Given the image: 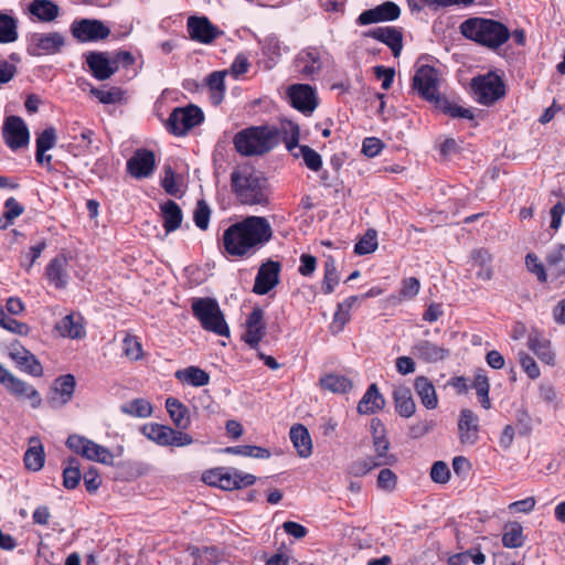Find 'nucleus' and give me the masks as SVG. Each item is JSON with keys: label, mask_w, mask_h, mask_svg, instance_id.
Masks as SVG:
<instances>
[{"label": "nucleus", "mask_w": 565, "mask_h": 565, "mask_svg": "<svg viewBox=\"0 0 565 565\" xmlns=\"http://www.w3.org/2000/svg\"><path fill=\"white\" fill-rule=\"evenodd\" d=\"M460 33L490 50H497L510 39L509 29L500 21L480 17L469 18L459 25Z\"/></svg>", "instance_id": "nucleus-1"}, {"label": "nucleus", "mask_w": 565, "mask_h": 565, "mask_svg": "<svg viewBox=\"0 0 565 565\" xmlns=\"http://www.w3.org/2000/svg\"><path fill=\"white\" fill-rule=\"evenodd\" d=\"M231 183L241 203L246 205L267 203L265 180L252 167L242 166L234 169Z\"/></svg>", "instance_id": "nucleus-2"}, {"label": "nucleus", "mask_w": 565, "mask_h": 565, "mask_svg": "<svg viewBox=\"0 0 565 565\" xmlns=\"http://www.w3.org/2000/svg\"><path fill=\"white\" fill-rule=\"evenodd\" d=\"M279 130L270 127H250L234 137L235 149L244 156L264 154L279 142Z\"/></svg>", "instance_id": "nucleus-3"}, {"label": "nucleus", "mask_w": 565, "mask_h": 565, "mask_svg": "<svg viewBox=\"0 0 565 565\" xmlns=\"http://www.w3.org/2000/svg\"><path fill=\"white\" fill-rule=\"evenodd\" d=\"M191 310L205 331L221 337H230L228 324L216 299L211 297L193 298Z\"/></svg>", "instance_id": "nucleus-4"}, {"label": "nucleus", "mask_w": 565, "mask_h": 565, "mask_svg": "<svg viewBox=\"0 0 565 565\" xmlns=\"http://www.w3.org/2000/svg\"><path fill=\"white\" fill-rule=\"evenodd\" d=\"M284 137L282 140L288 151L292 153L295 158H302L307 168L312 171H319L322 167L321 156L310 148L309 146H299L300 130L297 125L287 122L282 125Z\"/></svg>", "instance_id": "nucleus-5"}, {"label": "nucleus", "mask_w": 565, "mask_h": 565, "mask_svg": "<svg viewBox=\"0 0 565 565\" xmlns=\"http://www.w3.org/2000/svg\"><path fill=\"white\" fill-rule=\"evenodd\" d=\"M471 88L475 99L481 105H492L505 94L501 77L492 72L472 79Z\"/></svg>", "instance_id": "nucleus-6"}, {"label": "nucleus", "mask_w": 565, "mask_h": 565, "mask_svg": "<svg viewBox=\"0 0 565 565\" xmlns=\"http://www.w3.org/2000/svg\"><path fill=\"white\" fill-rule=\"evenodd\" d=\"M66 446L76 455H79L88 460L97 461L104 465L114 463V455L109 449L84 436L76 434L68 436Z\"/></svg>", "instance_id": "nucleus-7"}, {"label": "nucleus", "mask_w": 565, "mask_h": 565, "mask_svg": "<svg viewBox=\"0 0 565 565\" xmlns=\"http://www.w3.org/2000/svg\"><path fill=\"white\" fill-rule=\"evenodd\" d=\"M323 51L317 46H307L298 52L292 61L295 73L302 79H315L323 67Z\"/></svg>", "instance_id": "nucleus-8"}, {"label": "nucleus", "mask_w": 565, "mask_h": 565, "mask_svg": "<svg viewBox=\"0 0 565 565\" xmlns=\"http://www.w3.org/2000/svg\"><path fill=\"white\" fill-rule=\"evenodd\" d=\"M203 120L204 114L201 108L195 105H188L172 110L168 118V127L175 136H184Z\"/></svg>", "instance_id": "nucleus-9"}, {"label": "nucleus", "mask_w": 565, "mask_h": 565, "mask_svg": "<svg viewBox=\"0 0 565 565\" xmlns=\"http://www.w3.org/2000/svg\"><path fill=\"white\" fill-rule=\"evenodd\" d=\"M143 434L160 446L184 447L193 443L191 435L159 424L143 426Z\"/></svg>", "instance_id": "nucleus-10"}, {"label": "nucleus", "mask_w": 565, "mask_h": 565, "mask_svg": "<svg viewBox=\"0 0 565 565\" xmlns=\"http://www.w3.org/2000/svg\"><path fill=\"white\" fill-rule=\"evenodd\" d=\"M239 224L255 252L273 238V227L264 216H247L239 221Z\"/></svg>", "instance_id": "nucleus-11"}, {"label": "nucleus", "mask_w": 565, "mask_h": 565, "mask_svg": "<svg viewBox=\"0 0 565 565\" xmlns=\"http://www.w3.org/2000/svg\"><path fill=\"white\" fill-rule=\"evenodd\" d=\"M222 244L225 253L231 256L244 257L255 253L239 222L232 224L224 231Z\"/></svg>", "instance_id": "nucleus-12"}, {"label": "nucleus", "mask_w": 565, "mask_h": 565, "mask_svg": "<svg viewBox=\"0 0 565 565\" xmlns=\"http://www.w3.org/2000/svg\"><path fill=\"white\" fill-rule=\"evenodd\" d=\"M413 87L428 102L435 103L440 97L438 92V72L429 65L417 68L413 77Z\"/></svg>", "instance_id": "nucleus-13"}, {"label": "nucleus", "mask_w": 565, "mask_h": 565, "mask_svg": "<svg viewBox=\"0 0 565 565\" xmlns=\"http://www.w3.org/2000/svg\"><path fill=\"white\" fill-rule=\"evenodd\" d=\"M71 32L79 42H96L107 39L110 29L99 20L82 19L72 23Z\"/></svg>", "instance_id": "nucleus-14"}, {"label": "nucleus", "mask_w": 565, "mask_h": 565, "mask_svg": "<svg viewBox=\"0 0 565 565\" xmlns=\"http://www.w3.org/2000/svg\"><path fill=\"white\" fill-rule=\"evenodd\" d=\"M2 137L10 149L18 150L28 146L30 132L21 117L9 116L2 127Z\"/></svg>", "instance_id": "nucleus-15"}, {"label": "nucleus", "mask_w": 565, "mask_h": 565, "mask_svg": "<svg viewBox=\"0 0 565 565\" xmlns=\"http://www.w3.org/2000/svg\"><path fill=\"white\" fill-rule=\"evenodd\" d=\"M186 30L191 40L210 44L223 34L206 17L192 15L186 21Z\"/></svg>", "instance_id": "nucleus-16"}, {"label": "nucleus", "mask_w": 565, "mask_h": 565, "mask_svg": "<svg viewBox=\"0 0 565 565\" xmlns=\"http://www.w3.org/2000/svg\"><path fill=\"white\" fill-rule=\"evenodd\" d=\"M65 44L60 32L34 33L30 38L28 51L31 55L56 54Z\"/></svg>", "instance_id": "nucleus-17"}, {"label": "nucleus", "mask_w": 565, "mask_h": 565, "mask_svg": "<svg viewBox=\"0 0 565 565\" xmlns=\"http://www.w3.org/2000/svg\"><path fill=\"white\" fill-rule=\"evenodd\" d=\"M287 95L292 107L303 114H311L318 106L316 90L309 84H294L288 87Z\"/></svg>", "instance_id": "nucleus-18"}, {"label": "nucleus", "mask_w": 565, "mask_h": 565, "mask_svg": "<svg viewBox=\"0 0 565 565\" xmlns=\"http://www.w3.org/2000/svg\"><path fill=\"white\" fill-rule=\"evenodd\" d=\"M411 353L417 360L430 364L443 362L450 356V350L448 348L425 339L417 340L413 344Z\"/></svg>", "instance_id": "nucleus-19"}, {"label": "nucleus", "mask_w": 565, "mask_h": 565, "mask_svg": "<svg viewBox=\"0 0 565 565\" xmlns=\"http://www.w3.org/2000/svg\"><path fill=\"white\" fill-rule=\"evenodd\" d=\"M281 265L278 262L267 260L256 275L253 291L257 295L268 294L279 281Z\"/></svg>", "instance_id": "nucleus-20"}, {"label": "nucleus", "mask_w": 565, "mask_h": 565, "mask_svg": "<svg viewBox=\"0 0 565 565\" xmlns=\"http://www.w3.org/2000/svg\"><path fill=\"white\" fill-rule=\"evenodd\" d=\"M401 15L399 7L392 1L383 2L372 9L363 11L359 18L360 25H367L372 23L394 21Z\"/></svg>", "instance_id": "nucleus-21"}, {"label": "nucleus", "mask_w": 565, "mask_h": 565, "mask_svg": "<svg viewBox=\"0 0 565 565\" xmlns=\"http://www.w3.org/2000/svg\"><path fill=\"white\" fill-rule=\"evenodd\" d=\"M86 63L92 75L98 81L110 78L118 70L117 61L108 58L104 52L87 53Z\"/></svg>", "instance_id": "nucleus-22"}, {"label": "nucleus", "mask_w": 565, "mask_h": 565, "mask_svg": "<svg viewBox=\"0 0 565 565\" xmlns=\"http://www.w3.org/2000/svg\"><path fill=\"white\" fill-rule=\"evenodd\" d=\"M246 331L243 340L253 349L257 348L266 334L264 322V311L260 308H254L245 322Z\"/></svg>", "instance_id": "nucleus-23"}, {"label": "nucleus", "mask_w": 565, "mask_h": 565, "mask_svg": "<svg viewBox=\"0 0 565 565\" xmlns=\"http://www.w3.org/2000/svg\"><path fill=\"white\" fill-rule=\"evenodd\" d=\"M459 440L462 445L473 446L479 439V418L471 409H462L458 422Z\"/></svg>", "instance_id": "nucleus-24"}, {"label": "nucleus", "mask_w": 565, "mask_h": 565, "mask_svg": "<svg viewBox=\"0 0 565 565\" xmlns=\"http://www.w3.org/2000/svg\"><path fill=\"white\" fill-rule=\"evenodd\" d=\"M9 356L15 364L33 376H42L43 367L36 356L22 345L12 344L9 351Z\"/></svg>", "instance_id": "nucleus-25"}, {"label": "nucleus", "mask_w": 565, "mask_h": 565, "mask_svg": "<svg viewBox=\"0 0 565 565\" xmlns=\"http://www.w3.org/2000/svg\"><path fill=\"white\" fill-rule=\"evenodd\" d=\"M68 262L65 255L60 254L55 256L45 269V276L49 281L54 285L57 289H63L67 286L68 282V273H67Z\"/></svg>", "instance_id": "nucleus-26"}, {"label": "nucleus", "mask_w": 565, "mask_h": 565, "mask_svg": "<svg viewBox=\"0 0 565 565\" xmlns=\"http://www.w3.org/2000/svg\"><path fill=\"white\" fill-rule=\"evenodd\" d=\"M369 35L386 44L395 57L399 56L403 49V34L395 26L375 28L369 32Z\"/></svg>", "instance_id": "nucleus-27"}, {"label": "nucleus", "mask_w": 565, "mask_h": 565, "mask_svg": "<svg viewBox=\"0 0 565 565\" xmlns=\"http://www.w3.org/2000/svg\"><path fill=\"white\" fill-rule=\"evenodd\" d=\"M529 349L547 365L555 364V353L551 348V341L544 338L539 331H532L527 337Z\"/></svg>", "instance_id": "nucleus-28"}, {"label": "nucleus", "mask_w": 565, "mask_h": 565, "mask_svg": "<svg viewBox=\"0 0 565 565\" xmlns=\"http://www.w3.org/2000/svg\"><path fill=\"white\" fill-rule=\"evenodd\" d=\"M492 257L484 248H476L470 254V269H476L478 279L488 281L493 277Z\"/></svg>", "instance_id": "nucleus-29"}, {"label": "nucleus", "mask_w": 565, "mask_h": 565, "mask_svg": "<svg viewBox=\"0 0 565 565\" xmlns=\"http://www.w3.org/2000/svg\"><path fill=\"white\" fill-rule=\"evenodd\" d=\"M76 381L72 374H65L57 377L53 383V394L50 403L53 406L64 405L71 401L74 394Z\"/></svg>", "instance_id": "nucleus-30"}, {"label": "nucleus", "mask_w": 565, "mask_h": 565, "mask_svg": "<svg viewBox=\"0 0 565 565\" xmlns=\"http://www.w3.org/2000/svg\"><path fill=\"white\" fill-rule=\"evenodd\" d=\"M384 406L385 399L380 393L377 385L371 384L360 399L356 411L361 415H370L380 412Z\"/></svg>", "instance_id": "nucleus-31"}, {"label": "nucleus", "mask_w": 565, "mask_h": 565, "mask_svg": "<svg viewBox=\"0 0 565 565\" xmlns=\"http://www.w3.org/2000/svg\"><path fill=\"white\" fill-rule=\"evenodd\" d=\"M221 489L234 490L255 483L256 477L237 469L223 468L221 476Z\"/></svg>", "instance_id": "nucleus-32"}, {"label": "nucleus", "mask_w": 565, "mask_h": 565, "mask_svg": "<svg viewBox=\"0 0 565 565\" xmlns=\"http://www.w3.org/2000/svg\"><path fill=\"white\" fill-rule=\"evenodd\" d=\"M56 331L64 338L82 339L86 334L83 318L79 315H66L55 326Z\"/></svg>", "instance_id": "nucleus-33"}, {"label": "nucleus", "mask_w": 565, "mask_h": 565, "mask_svg": "<svg viewBox=\"0 0 565 565\" xmlns=\"http://www.w3.org/2000/svg\"><path fill=\"white\" fill-rule=\"evenodd\" d=\"M24 466L30 471H40L45 462L44 447L39 437L29 438V447L23 457Z\"/></svg>", "instance_id": "nucleus-34"}, {"label": "nucleus", "mask_w": 565, "mask_h": 565, "mask_svg": "<svg viewBox=\"0 0 565 565\" xmlns=\"http://www.w3.org/2000/svg\"><path fill=\"white\" fill-rule=\"evenodd\" d=\"M4 387L18 398L30 399L33 407H39L41 404L39 392L26 382L15 377L14 375L9 379V382L4 385Z\"/></svg>", "instance_id": "nucleus-35"}, {"label": "nucleus", "mask_w": 565, "mask_h": 565, "mask_svg": "<svg viewBox=\"0 0 565 565\" xmlns=\"http://www.w3.org/2000/svg\"><path fill=\"white\" fill-rule=\"evenodd\" d=\"M28 11L41 22H51L58 17L60 8L52 0H32Z\"/></svg>", "instance_id": "nucleus-36"}, {"label": "nucleus", "mask_w": 565, "mask_h": 565, "mask_svg": "<svg viewBox=\"0 0 565 565\" xmlns=\"http://www.w3.org/2000/svg\"><path fill=\"white\" fill-rule=\"evenodd\" d=\"M414 388L422 404L428 409H435L438 405V397L431 381L426 376H417Z\"/></svg>", "instance_id": "nucleus-37"}, {"label": "nucleus", "mask_w": 565, "mask_h": 565, "mask_svg": "<svg viewBox=\"0 0 565 565\" xmlns=\"http://www.w3.org/2000/svg\"><path fill=\"white\" fill-rule=\"evenodd\" d=\"M290 439L300 457L308 458L312 454L311 437L303 425L297 424L291 427Z\"/></svg>", "instance_id": "nucleus-38"}, {"label": "nucleus", "mask_w": 565, "mask_h": 565, "mask_svg": "<svg viewBox=\"0 0 565 565\" xmlns=\"http://www.w3.org/2000/svg\"><path fill=\"white\" fill-rule=\"evenodd\" d=\"M166 408L177 428L181 431L189 428L191 424L189 411L180 401L173 397L167 398Z\"/></svg>", "instance_id": "nucleus-39"}, {"label": "nucleus", "mask_w": 565, "mask_h": 565, "mask_svg": "<svg viewBox=\"0 0 565 565\" xmlns=\"http://www.w3.org/2000/svg\"><path fill=\"white\" fill-rule=\"evenodd\" d=\"M395 409L402 417H411L416 411V405L408 387H396L393 392Z\"/></svg>", "instance_id": "nucleus-40"}, {"label": "nucleus", "mask_w": 565, "mask_h": 565, "mask_svg": "<svg viewBox=\"0 0 565 565\" xmlns=\"http://www.w3.org/2000/svg\"><path fill=\"white\" fill-rule=\"evenodd\" d=\"M160 207L166 232L171 233L178 230L183 218L180 206L174 201L169 200L161 204Z\"/></svg>", "instance_id": "nucleus-41"}, {"label": "nucleus", "mask_w": 565, "mask_h": 565, "mask_svg": "<svg viewBox=\"0 0 565 565\" xmlns=\"http://www.w3.org/2000/svg\"><path fill=\"white\" fill-rule=\"evenodd\" d=\"M56 142V132L53 127L44 129L36 138V154L38 163H50L52 156H45V151L52 149Z\"/></svg>", "instance_id": "nucleus-42"}, {"label": "nucleus", "mask_w": 565, "mask_h": 565, "mask_svg": "<svg viewBox=\"0 0 565 565\" xmlns=\"http://www.w3.org/2000/svg\"><path fill=\"white\" fill-rule=\"evenodd\" d=\"M225 71H215L206 77V85L210 92L211 103L215 106L220 105L225 96Z\"/></svg>", "instance_id": "nucleus-43"}, {"label": "nucleus", "mask_w": 565, "mask_h": 565, "mask_svg": "<svg viewBox=\"0 0 565 565\" xmlns=\"http://www.w3.org/2000/svg\"><path fill=\"white\" fill-rule=\"evenodd\" d=\"M175 379L182 383L200 387L210 383V375L198 366H188L175 372Z\"/></svg>", "instance_id": "nucleus-44"}, {"label": "nucleus", "mask_w": 565, "mask_h": 565, "mask_svg": "<svg viewBox=\"0 0 565 565\" xmlns=\"http://www.w3.org/2000/svg\"><path fill=\"white\" fill-rule=\"evenodd\" d=\"M547 271L555 277L565 275V245L558 244L546 256Z\"/></svg>", "instance_id": "nucleus-45"}, {"label": "nucleus", "mask_w": 565, "mask_h": 565, "mask_svg": "<svg viewBox=\"0 0 565 565\" xmlns=\"http://www.w3.org/2000/svg\"><path fill=\"white\" fill-rule=\"evenodd\" d=\"M323 390L332 393H347L352 388V382L344 375L330 373L320 379Z\"/></svg>", "instance_id": "nucleus-46"}, {"label": "nucleus", "mask_w": 565, "mask_h": 565, "mask_svg": "<svg viewBox=\"0 0 565 565\" xmlns=\"http://www.w3.org/2000/svg\"><path fill=\"white\" fill-rule=\"evenodd\" d=\"M437 108H439L443 113L449 115L452 118H466L473 119V113L469 108H463L455 103L449 102L444 97L437 98L434 103Z\"/></svg>", "instance_id": "nucleus-47"}, {"label": "nucleus", "mask_w": 565, "mask_h": 565, "mask_svg": "<svg viewBox=\"0 0 565 565\" xmlns=\"http://www.w3.org/2000/svg\"><path fill=\"white\" fill-rule=\"evenodd\" d=\"M524 543L523 527L514 522L504 527L502 544L508 548L521 547Z\"/></svg>", "instance_id": "nucleus-48"}, {"label": "nucleus", "mask_w": 565, "mask_h": 565, "mask_svg": "<svg viewBox=\"0 0 565 565\" xmlns=\"http://www.w3.org/2000/svg\"><path fill=\"white\" fill-rule=\"evenodd\" d=\"M375 456L372 458L375 459V462L382 466H392L396 462V457L388 452L390 441L385 438H377L373 440Z\"/></svg>", "instance_id": "nucleus-49"}, {"label": "nucleus", "mask_w": 565, "mask_h": 565, "mask_svg": "<svg viewBox=\"0 0 565 565\" xmlns=\"http://www.w3.org/2000/svg\"><path fill=\"white\" fill-rule=\"evenodd\" d=\"M324 276L322 281V291L326 295L333 292L335 286L339 282V275L333 257L328 256L324 260Z\"/></svg>", "instance_id": "nucleus-50"}, {"label": "nucleus", "mask_w": 565, "mask_h": 565, "mask_svg": "<svg viewBox=\"0 0 565 565\" xmlns=\"http://www.w3.org/2000/svg\"><path fill=\"white\" fill-rule=\"evenodd\" d=\"M17 20L8 14L0 13V43H11L18 39Z\"/></svg>", "instance_id": "nucleus-51"}, {"label": "nucleus", "mask_w": 565, "mask_h": 565, "mask_svg": "<svg viewBox=\"0 0 565 565\" xmlns=\"http://www.w3.org/2000/svg\"><path fill=\"white\" fill-rule=\"evenodd\" d=\"M225 451L232 455H239L244 457H253L260 459H267L270 457V451L268 449L250 445L227 447Z\"/></svg>", "instance_id": "nucleus-52"}, {"label": "nucleus", "mask_w": 565, "mask_h": 565, "mask_svg": "<svg viewBox=\"0 0 565 565\" xmlns=\"http://www.w3.org/2000/svg\"><path fill=\"white\" fill-rule=\"evenodd\" d=\"M0 326L19 335H28L30 332V327L24 323L20 322L13 318H10L7 316V313L3 311L2 307L0 306Z\"/></svg>", "instance_id": "nucleus-53"}, {"label": "nucleus", "mask_w": 565, "mask_h": 565, "mask_svg": "<svg viewBox=\"0 0 565 565\" xmlns=\"http://www.w3.org/2000/svg\"><path fill=\"white\" fill-rule=\"evenodd\" d=\"M377 247V238L375 231H367L354 246V253L358 255H366L374 252Z\"/></svg>", "instance_id": "nucleus-54"}, {"label": "nucleus", "mask_w": 565, "mask_h": 565, "mask_svg": "<svg viewBox=\"0 0 565 565\" xmlns=\"http://www.w3.org/2000/svg\"><path fill=\"white\" fill-rule=\"evenodd\" d=\"M24 212V206L20 204L14 198H9L4 202V213L3 217L6 218V224L0 226V228H6L13 223V221L19 217Z\"/></svg>", "instance_id": "nucleus-55"}, {"label": "nucleus", "mask_w": 565, "mask_h": 565, "mask_svg": "<svg viewBox=\"0 0 565 565\" xmlns=\"http://www.w3.org/2000/svg\"><path fill=\"white\" fill-rule=\"evenodd\" d=\"M262 50L270 60L276 61L281 56V43L279 39L270 34L262 42Z\"/></svg>", "instance_id": "nucleus-56"}, {"label": "nucleus", "mask_w": 565, "mask_h": 565, "mask_svg": "<svg viewBox=\"0 0 565 565\" xmlns=\"http://www.w3.org/2000/svg\"><path fill=\"white\" fill-rule=\"evenodd\" d=\"M379 467L380 466L379 463L375 462V459H373L372 457H367L353 461L349 467V472L352 476L362 477L366 475L369 471Z\"/></svg>", "instance_id": "nucleus-57"}, {"label": "nucleus", "mask_w": 565, "mask_h": 565, "mask_svg": "<svg viewBox=\"0 0 565 565\" xmlns=\"http://www.w3.org/2000/svg\"><path fill=\"white\" fill-rule=\"evenodd\" d=\"M211 216V210L205 201L201 200L198 202L194 210L193 221L200 230H206L209 227Z\"/></svg>", "instance_id": "nucleus-58"}, {"label": "nucleus", "mask_w": 565, "mask_h": 565, "mask_svg": "<svg viewBox=\"0 0 565 565\" xmlns=\"http://www.w3.org/2000/svg\"><path fill=\"white\" fill-rule=\"evenodd\" d=\"M519 362L522 370L526 373V375L535 380L541 375L540 367L536 364L535 360L529 355L526 352H519Z\"/></svg>", "instance_id": "nucleus-59"}, {"label": "nucleus", "mask_w": 565, "mask_h": 565, "mask_svg": "<svg viewBox=\"0 0 565 565\" xmlns=\"http://www.w3.org/2000/svg\"><path fill=\"white\" fill-rule=\"evenodd\" d=\"M90 95L96 97L102 104L105 105L115 104L121 99V92L118 88L104 90L96 87H92Z\"/></svg>", "instance_id": "nucleus-60"}, {"label": "nucleus", "mask_w": 565, "mask_h": 565, "mask_svg": "<svg viewBox=\"0 0 565 565\" xmlns=\"http://www.w3.org/2000/svg\"><path fill=\"white\" fill-rule=\"evenodd\" d=\"M82 479V472L79 467H64L63 469V486L68 490L75 489Z\"/></svg>", "instance_id": "nucleus-61"}, {"label": "nucleus", "mask_w": 565, "mask_h": 565, "mask_svg": "<svg viewBox=\"0 0 565 565\" xmlns=\"http://www.w3.org/2000/svg\"><path fill=\"white\" fill-rule=\"evenodd\" d=\"M397 476L388 468H384L377 476V487L384 491L392 492L396 488Z\"/></svg>", "instance_id": "nucleus-62"}, {"label": "nucleus", "mask_w": 565, "mask_h": 565, "mask_svg": "<svg viewBox=\"0 0 565 565\" xmlns=\"http://www.w3.org/2000/svg\"><path fill=\"white\" fill-rule=\"evenodd\" d=\"M430 478L436 483L445 484L450 479V470L445 461H436L430 469Z\"/></svg>", "instance_id": "nucleus-63"}, {"label": "nucleus", "mask_w": 565, "mask_h": 565, "mask_svg": "<svg viewBox=\"0 0 565 565\" xmlns=\"http://www.w3.org/2000/svg\"><path fill=\"white\" fill-rule=\"evenodd\" d=\"M525 264L527 269L534 274L541 282H545L547 279L546 270L544 265L540 262L535 254H527L525 257Z\"/></svg>", "instance_id": "nucleus-64"}]
</instances>
